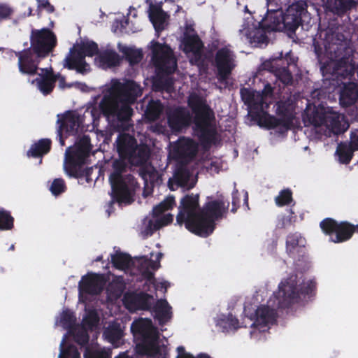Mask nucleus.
I'll use <instances>...</instances> for the list:
<instances>
[{
	"instance_id": "obj_1",
	"label": "nucleus",
	"mask_w": 358,
	"mask_h": 358,
	"mask_svg": "<svg viewBox=\"0 0 358 358\" xmlns=\"http://www.w3.org/2000/svg\"><path fill=\"white\" fill-rule=\"evenodd\" d=\"M199 194H188L182 199L176 221L185 224L190 231L201 236H207L214 229V222L226 213L229 202L223 199L207 202L201 209Z\"/></svg>"
},
{
	"instance_id": "obj_2",
	"label": "nucleus",
	"mask_w": 358,
	"mask_h": 358,
	"mask_svg": "<svg viewBox=\"0 0 358 358\" xmlns=\"http://www.w3.org/2000/svg\"><path fill=\"white\" fill-rule=\"evenodd\" d=\"M141 95V89L135 82L114 79L106 85L99 107L105 116L128 122L133 114L131 104Z\"/></svg>"
},
{
	"instance_id": "obj_3",
	"label": "nucleus",
	"mask_w": 358,
	"mask_h": 358,
	"mask_svg": "<svg viewBox=\"0 0 358 358\" xmlns=\"http://www.w3.org/2000/svg\"><path fill=\"white\" fill-rule=\"evenodd\" d=\"M117 150L122 159L113 163V171L110 175L112 193L118 202L130 203L138 187L134 177L128 172L125 158L137 145L136 141L128 134H120L117 141Z\"/></svg>"
},
{
	"instance_id": "obj_4",
	"label": "nucleus",
	"mask_w": 358,
	"mask_h": 358,
	"mask_svg": "<svg viewBox=\"0 0 358 358\" xmlns=\"http://www.w3.org/2000/svg\"><path fill=\"white\" fill-rule=\"evenodd\" d=\"M298 296L296 277L292 276L280 284L278 291L273 294V297L268 301L267 305H262L257 308L252 318L253 322L251 326L260 331H265L275 320V309L288 306Z\"/></svg>"
},
{
	"instance_id": "obj_5",
	"label": "nucleus",
	"mask_w": 358,
	"mask_h": 358,
	"mask_svg": "<svg viewBox=\"0 0 358 358\" xmlns=\"http://www.w3.org/2000/svg\"><path fill=\"white\" fill-rule=\"evenodd\" d=\"M188 103L194 114L195 133L202 143L208 145L217 141L215 115L206 101L196 94H192Z\"/></svg>"
},
{
	"instance_id": "obj_6",
	"label": "nucleus",
	"mask_w": 358,
	"mask_h": 358,
	"mask_svg": "<svg viewBox=\"0 0 358 358\" xmlns=\"http://www.w3.org/2000/svg\"><path fill=\"white\" fill-rule=\"evenodd\" d=\"M131 329L135 336L142 338L141 343L136 345V352L148 357L166 358L164 345H159L158 332L149 319H139L133 322Z\"/></svg>"
},
{
	"instance_id": "obj_7",
	"label": "nucleus",
	"mask_w": 358,
	"mask_h": 358,
	"mask_svg": "<svg viewBox=\"0 0 358 358\" xmlns=\"http://www.w3.org/2000/svg\"><path fill=\"white\" fill-rule=\"evenodd\" d=\"M322 43L315 46L320 71L326 80H334L336 72V35L332 28L324 30L320 35Z\"/></svg>"
},
{
	"instance_id": "obj_8",
	"label": "nucleus",
	"mask_w": 358,
	"mask_h": 358,
	"mask_svg": "<svg viewBox=\"0 0 358 358\" xmlns=\"http://www.w3.org/2000/svg\"><path fill=\"white\" fill-rule=\"evenodd\" d=\"M75 321L76 319L73 313L66 310L62 313L59 324L64 329H70L66 334L68 336L69 335L71 336L73 340L80 345H85L89 341L87 328L91 330L96 329L99 322V316L95 310H88L83 317L81 326L77 325L73 328Z\"/></svg>"
},
{
	"instance_id": "obj_9",
	"label": "nucleus",
	"mask_w": 358,
	"mask_h": 358,
	"mask_svg": "<svg viewBox=\"0 0 358 358\" xmlns=\"http://www.w3.org/2000/svg\"><path fill=\"white\" fill-rule=\"evenodd\" d=\"M98 51L97 45L94 42H85L78 44L71 49L64 60V66L69 69H76L84 73L90 71V66L85 60L86 56L92 57Z\"/></svg>"
},
{
	"instance_id": "obj_10",
	"label": "nucleus",
	"mask_w": 358,
	"mask_h": 358,
	"mask_svg": "<svg viewBox=\"0 0 358 358\" xmlns=\"http://www.w3.org/2000/svg\"><path fill=\"white\" fill-rule=\"evenodd\" d=\"M91 150L90 138L84 135L73 147H69L65 152L64 169L70 176H75L79 166L85 163Z\"/></svg>"
},
{
	"instance_id": "obj_11",
	"label": "nucleus",
	"mask_w": 358,
	"mask_h": 358,
	"mask_svg": "<svg viewBox=\"0 0 358 358\" xmlns=\"http://www.w3.org/2000/svg\"><path fill=\"white\" fill-rule=\"evenodd\" d=\"M307 12V3L305 1L300 0L292 3L286 12L281 16V19H275L270 25L272 30H281L286 29L294 31L299 26L301 17Z\"/></svg>"
},
{
	"instance_id": "obj_12",
	"label": "nucleus",
	"mask_w": 358,
	"mask_h": 358,
	"mask_svg": "<svg viewBox=\"0 0 358 358\" xmlns=\"http://www.w3.org/2000/svg\"><path fill=\"white\" fill-rule=\"evenodd\" d=\"M152 52V61L156 68L161 71L171 73L177 67L176 59L171 48L157 42H151Z\"/></svg>"
},
{
	"instance_id": "obj_13",
	"label": "nucleus",
	"mask_w": 358,
	"mask_h": 358,
	"mask_svg": "<svg viewBox=\"0 0 358 358\" xmlns=\"http://www.w3.org/2000/svg\"><path fill=\"white\" fill-rule=\"evenodd\" d=\"M57 39L48 29H34L31 34V49L39 57H45L55 48Z\"/></svg>"
},
{
	"instance_id": "obj_14",
	"label": "nucleus",
	"mask_w": 358,
	"mask_h": 358,
	"mask_svg": "<svg viewBox=\"0 0 358 358\" xmlns=\"http://www.w3.org/2000/svg\"><path fill=\"white\" fill-rule=\"evenodd\" d=\"M273 88L269 84L264 86L262 92L243 89L241 91V96L250 109L257 111H264L270 102L272 96Z\"/></svg>"
},
{
	"instance_id": "obj_15",
	"label": "nucleus",
	"mask_w": 358,
	"mask_h": 358,
	"mask_svg": "<svg viewBox=\"0 0 358 358\" xmlns=\"http://www.w3.org/2000/svg\"><path fill=\"white\" fill-rule=\"evenodd\" d=\"M218 76L221 80L227 79L236 66V55L229 46L218 49L215 57Z\"/></svg>"
},
{
	"instance_id": "obj_16",
	"label": "nucleus",
	"mask_w": 358,
	"mask_h": 358,
	"mask_svg": "<svg viewBox=\"0 0 358 358\" xmlns=\"http://www.w3.org/2000/svg\"><path fill=\"white\" fill-rule=\"evenodd\" d=\"M15 55L18 59L17 65L20 73L27 75L36 73L39 59L43 57L38 56L31 48L15 52Z\"/></svg>"
},
{
	"instance_id": "obj_17",
	"label": "nucleus",
	"mask_w": 358,
	"mask_h": 358,
	"mask_svg": "<svg viewBox=\"0 0 358 358\" xmlns=\"http://www.w3.org/2000/svg\"><path fill=\"white\" fill-rule=\"evenodd\" d=\"M197 152V144L190 139L180 138L171 145L170 155L178 160L187 162L193 158Z\"/></svg>"
},
{
	"instance_id": "obj_18",
	"label": "nucleus",
	"mask_w": 358,
	"mask_h": 358,
	"mask_svg": "<svg viewBox=\"0 0 358 358\" xmlns=\"http://www.w3.org/2000/svg\"><path fill=\"white\" fill-rule=\"evenodd\" d=\"M240 33L243 35L251 44H254L255 45L264 43L267 40L265 29L260 27L259 23H258V25L254 24L253 18L250 13H249V16L246 17L245 22L242 25Z\"/></svg>"
},
{
	"instance_id": "obj_19",
	"label": "nucleus",
	"mask_w": 358,
	"mask_h": 358,
	"mask_svg": "<svg viewBox=\"0 0 358 358\" xmlns=\"http://www.w3.org/2000/svg\"><path fill=\"white\" fill-rule=\"evenodd\" d=\"M162 254L159 253L157 255V262L152 261L151 259L142 258L137 262V267L141 273V275L146 278L150 283L153 284L157 289L159 287L164 289L166 291L168 284L166 282H162L158 284H155V280L153 278V272L157 270L159 266V259L162 257Z\"/></svg>"
},
{
	"instance_id": "obj_20",
	"label": "nucleus",
	"mask_w": 358,
	"mask_h": 358,
	"mask_svg": "<svg viewBox=\"0 0 358 358\" xmlns=\"http://www.w3.org/2000/svg\"><path fill=\"white\" fill-rule=\"evenodd\" d=\"M196 182V178L194 174L185 167L180 166L176 170L173 178L169 179L168 185L171 190L178 187L189 189L194 187Z\"/></svg>"
},
{
	"instance_id": "obj_21",
	"label": "nucleus",
	"mask_w": 358,
	"mask_h": 358,
	"mask_svg": "<svg viewBox=\"0 0 358 358\" xmlns=\"http://www.w3.org/2000/svg\"><path fill=\"white\" fill-rule=\"evenodd\" d=\"M180 46L188 57L196 61L200 59L203 44L193 31L185 34Z\"/></svg>"
},
{
	"instance_id": "obj_22",
	"label": "nucleus",
	"mask_w": 358,
	"mask_h": 358,
	"mask_svg": "<svg viewBox=\"0 0 358 358\" xmlns=\"http://www.w3.org/2000/svg\"><path fill=\"white\" fill-rule=\"evenodd\" d=\"M191 122L189 111L182 108H171L168 112V122L174 131H180L188 126Z\"/></svg>"
},
{
	"instance_id": "obj_23",
	"label": "nucleus",
	"mask_w": 358,
	"mask_h": 358,
	"mask_svg": "<svg viewBox=\"0 0 358 358\" xmlns=\"http://www.w3.org/2000/svg\"><path fill=\"white\" fill-rule=\"evenodd\" d=\"M313 123L316 126L325 125L334 133L336 127V116L332 108L320 106L317 108L313 117Z\"/></svg>"
},
{
	"instance_id": "obj_24",
	"label": "nucleus",
	"mask_w": 358,
	"mask_h": 358,
	"mask_svg": "<svg viewBox=\"0 0 358 358\" xmlns=\"http://www.w3.org/2000/svg\"><path fill=\"white\" fill-rule=\"evenodd\" d=\"M61 124L59 127V134L60 136V143L64 145V141L62 139V132L64 131L69 135H75L78 132L80 126V117L74 112H68L66 113L62 120L59 119L58 122Z\"/></svg>"
},
{
	"instance_id": "obj_25",
	"label": "nucleus",
	"mask_w": 358,
	"mask_h": 358,
	"mask_svg": "<svg viewBox=\"0 0 358 358\" xmlns=\"http://www.w3.org/2000/svg\"><path fill=\"white\" fill-rule=\"evenodd\" d=\"M358 100V84L354 82L343 83L339 92V103L342 107L354 105Z\"/></svg>"
},
{
	"instance_id": "obj_26",
	"label": "nucleus",
	"mask_w": 358,
	"mask_h": 358,
	"mask_svg": "<svg viewBox=\"0 0 358 358\" xmlns=\"http://www.w3.org/2000/svg\"><path fill=\"white\" fill-rule=\"evenodd\" d=\"M104 282L101 276L96 274H89L83 278L79 283L80 292L97 294L103 289Z\"/></svg>"
},
{
	"instance_id": "obj_27",
	"label": "nucleus",
	"mask_w": 358,
	"mask_h": 358,
	"mask_svg": "<svg viewBox=\"0 0 358 358\" xmlns=\"http://www.w3.org/2000/svg\"><path fill=\"white\" fill-rule=\"evenodd\" d=\"M338 50L337 49V52ZM337 53V82L339 78L351 79L357 70L355 62L350 56L338 58ZM338 83H337V88Z\"/></svg>"
},
{
	"instance_id": "obj_28",
	"label": "nucleus",
	"mask_w": 358,
	"mask_h": 358,
	"mask_svg": "<svg viewBox=\"0 0 358 358\" xmlns=\"http://www.w3.org/2000/svg\"><path fill=\"white\" fill-rule=\"evenodd\" d=\"M122 59L114 50L106 49L101 52L95 59V62L101 68L107 69L118 66Z\"/></svg>"
},
{
	"instance_id": "obj_29",
	"label": "nucleus",
	"mask_w": 358,
	"mask_h": 358,
	"mask_svg": "<svg viewBox=\"0 0 358 358\" xmlns=\"http://www.w3.org/2000/svg\"><path fill=\"white\" fill-rule=\"evenodd\" d=\"M294 106L291 97L283 98L276 103V113L282 117L285 124L291 123L294 117Z\"/></svg>"
},
{
	"instance_id": "obj_30",
	"label": "nucleus",
	"mask_w": 358,
	"mask_h": 358,
	"mask_svg": "<svg viewBox=\"0 0 358 358\" xmlns=\"http://www.w3.org/2000/svg\"><path fill=\"white\" fill-rule=\"evenodd\" d=\"M278 59H273L272 62H265L263 64L264 69L273 73L275 77L285 85L290 84L292 81L291 73L285 67H277L278 66Z\"/></svg>"
},
{
	"instance_id": "obj_31",
	"label": "nucleus",
	"mask_w": 358,
	"mask_h": 358,
	"mask_svg": "<svg viewBox=\"0 0 358 358\" xmlns=\"http://www.w3.org/2000/svg\"><path fill=\"white\" fill-rule=\"evenodd\" d=\"M355 233H358V224L348 222H337V243H342L351 238Z\"/></svg>"
},
{
	"instance_id": "obj_32",
	"label": "nucleus",
	"mask_w": 358,
	"mask_h": 358,
	"mask_svg": "<svg viewBox=\"0 0 358 358\" xmlns=\"http://www.w3.org/2000/svg\"><path fill=\"white\" fill-rule=\"evenodd\" d=\"M148 157L149 151L146 147L136 145L125 159H127L132 165L139 166L145 163Z\"/></svg>"
},
{
	"instance_id": "obj_33",
	"label": "nucleus",
	"mask_w": 358,
	"mask_h": 358,
	"mask_svg": "<svg viewBox=\"0 0 358 358\" xmlns=\"http://www.w3.org/2000/svg\"><path fill=\"white\" fill-rule=\"evenodd\" d=\"M103 336L115 347H117L119 341L122 336V330L120 324L117 322L109 324L103 331Z\"/></svg>"
},
{
	"instance_id": "obj_34",
	"label": "nucleus",
	"mask_w": 358,
	"mask_h": 358,
	"mask_svg": "<svg viewBox=\"0 0 358 358\" xmlns=\"http://www.w3.org/2000/svg\"><path fill=\"white\" fill-rule=\"evenodd\" d=\"M149 17L157 31L164 29L167 15L159 6H155L150 8Z\"/></svg>"
},
{
	"instance_id": "obj_35",
	"label": "nucleus",
	"mask_w": 358,
	"mask_h": 358,
	"mask_svg": "<svg viewBox=\"0 0 358 358\" xmlns=\"http://www.w3.org/2000/svg\"><path fill=\"white\" fill-rule=\"evenodd\" d=\"M155 313L160 324L169 321L171 317V312L167 301L165 300L158 301L155 307Z\"/></svg>"
},
{
	"instance_id": "obj_36",
	"label": "nucleus",
	"mask_w": 358,
	"mask_h": 358,
	"mask_svg": "<svg viewBox=\"0 0 358 358\" xmlns=\"http://www.w3.org/2000/svg\"><path fill=\"white\" fill-rule=\"evenodd\" d=\"M356 149L352 145V144H343L339 143L337 145V157L341 164H348L353 155L354 151Z\"/></svg>"
},
{
	"instance_id": "obj_37",
	"label": "nucleus",
	"mask_w": 358,
	"mask_h": 358,
	"mask_svg": "<svg viewBox=\"0 0 358 358\" xmlns=\"http://www.w3.org/2000/svg\"><path fill=\"white\" fill-rule=\"evenodd\" d=\"M68 336L65 335L60 343L58 358H80V353L76 348L67 343Z\"/></svg>"
},
{
	"instance_id": "obj_38",
	"label": "nucleus",
	"mask_w": 358,
	"mask_h": 358,
	"mask_svg": "<svg viewBox=\"0 0 358 358\" xmlns=\"http://www.w3.org/2000/svg\"><path fill=\"white\" fill-rule=\"evenodd\" d=\"M55 81L56 78L48 76L45 78H36L32 81V83H35L43 94H48L52 91Z\"/></svg>"
},
{
	"instance_id": "obj_39",
	"label": "nucleus",
	"mask_w": 358,
	"mask_h": 358,
	"mask_svg": "<svg viewBox=\"0 0 358 358\" xmlns=\"http://www.w3.org/2000/svg\"><path fill=\"white\" fill-rule=\"evenodd\" d=\"M50 145L49 139H41L31 147L28 155L36 157L46 154L50 149Z\"/></svg>"
},
{
	"instance_id": "obj_40",
	"label": "nucleus",
	"mask_w": 358,
	"mask_h": 358,
	"mask_svg": "<svg viewBox=\"0 0 358 358\" xmlns=\"http://www.w3.org/2000/svg\"><path fill=\"white\" fill-rule=\"evenodd\" d=\"M120 51L124 55L126 59L131 64H137L140 62L143 57V54L141 50L129 48L127 46L119 45Z\"/></svg>"
},
{
	"instance_id": "obj_41",
	"label": "nucleus",
	"mask_w": 358,
	"mask_h": 358,
	"mask_svg": "<svg viewBox=\"0 0 358 358\" xmlns=\"http://www.w3.org/2000/svg\"><path fill=\"white\" fill-rule=\"evenodd\" d=\"M162 106L159 101H152L149 103L146 115L150 121L156 120L162 112Z\"/></svg>"
},
{
	"instance_id": "obj_42",
	"label": "nucleus",
	"mask_w": 358,
	"mask_h": 358,
	"mask_svg": "<svg viewBox=\"0 0 358 358\" xmlns=\"http://www.w3.org/2000/svg\"><path fill=\"white\" fill-rule=\"evenodd\" d=\"M337 16H341L345 14L357 6V1L355 0H337Z\"/></svg>"
},
{
	"instance_id": "obj_43",
	"label": "nucleus",
	"mask_w": 358,
	"mask_h": 358,
	"mask_svg": "<svg viewBox=\"0 0 358 358\" xmlns=\"http://www.w3.org/2000/svg\"><path fill=\"white\" fill-rule=\"evenodd\" d=\"M175 204L174 198L169 196L161 202L158 206L154 208L153 214L155 216H159L164 211L171 208Z\"/></svg>"
},
{
	"instance_id": "obj_44",
	"label": "nucleus",
	"mask_w": 358,
	"mask_h": 358,
	"mask_svg": "<svg viewBox=\"0 0 358 358\" xmlns=\"http://www.w3.org/2000/svg\"><path fill=\"white\" fill-rule=\"evenodd\" d=\"M138 228L141 235L143 238H145L152 234L154 229H155V226L153 227L152 221L150 219L146 217L143 220L142 223L138 227Z\"/></svg>"
},
{
	"instance_id": "obj_45",
	"label": "nucleus",
	"mask_w": 358,
	"mask_h": 358,
	"mask_svg": "<svg viewBox=\"0 0 358 358\" xmlns=\"http://www.w3.org/2000/svg\"><path fill=\"white\" fill-rule=\"evenodd\" d=\"M85 358H110L111 357V352L110 350L108 349H101L96 350L94 351H90L89 350H86V352L84 355Z\"/></svg>"
},
{
	"instance_id": "obj_46",
	"label": "nucleus",
	"mask_w": 358,
	"mask_h": 358,
	"mask_svg": "<svg viewBox=\"0 0 358 358\" xmlns=\"http://www.w3.org/2000/svg\"><path fill=\"white\" fill-rule=\"evenodd\" d=\"M13 224V219L3 209H0V229H10Z\"/></svg>"
},
{
	"instance_id": "obj_47",
	"label": "nucleus",
	"mask_w": 358,
	"mask_h": 358,
	"mask_svg": "<svg viewBox=\"0 0 358 358\" xmlns=\"http://www.w3.org/2000/svg\"><path fill=\"white\" fill-rule=\"evenodd\" d=\"M349 127L348 119L345 115L337 112V136L346 131Z\"/></svg>"
},
{
	"instance_id": "obj_48",
	"label": "nucleus",
	"mask_w": 358,
	"mask_h": 358,
	"mask_svg": "<svg viewBox=\"0 0 358 358\" xmlns=\"http://www.w3.org/2000/svg\"><path fill=\"white\" fill-rule=\"evenodd\" d=\"M292 201V192L288 190H282L275 198V202L278 206H284L289 203Z\"/></svg>"
},
{
	"instance_id": "obj_49",
	"label": "nucleus",
	"mask_w": 358,
	"mask_h": 358,
	"mask_svg": "<svg viewBox=\"0 0 358 358\" xmlns=\"http://www.w3.org/2000/svg\"><path fill=\"white\" fill-rule=\"evenodd\" d=\"M320 227L326 234H331L336 230V222L331 218L324 219L321 222Z\"/></svg>"
},
{
	"instance_id": "obj_50",
	"label": "nucleus",
	"mask_w": 358,
	"mask_h": 358,
	"mask_svg": "<svg viewBox=\"0 0 358 358\" xmlns=\"http://www.w3.org/2000/svg\"><path fill=\"white\" fill-rule=\"evenodd\" d=\"M114 264L119 268H124L129 266L130 259L126 255H118L113 258Z\"/></svg>"
},
{
	"instance_id": "obj_51",
	"label": "nucleus",
	"mask_w": 358,
	"mask_h": 358,
	"mask_svg": "<svg viewBox=\"0 0 358 358\" xmlns=\"http://www.w3.org/2000/svg\"><path fill=\"white\" fill-rule=\"evenodd\" d=\"M64 182L62 179H55L50 186V191L55 195H58L61 194L64 191Z\"/></svg>"
},
{
	"instance_id": "obj_52",
	"label": "nucleus",
	"mask_w": 358,
	"mask_h": 358,
	"mask_svg": "<svg viewBox=\"0 0 358 358\" xmlns=\"http://www.w3.org/2000/svg\"><path fill=\"white\" fill-rule=\"evenodd\" d=\"M38 2V9H45L49 13L54 11V7L52 6L48 0H36Z\"/></svg>"
},
{
	"instance_id": "obj_53",
	"label": "nucleus",
	"mask_w": 358,
	"mask_h": 358,
	"mask_svg": "<svg viewBox=\"0 0 358 358\" xmlns=\"http://www.w3.org/2000/svg\"><path fill=\"white\" fill-rule=\"evenodd\" d=\"M12 13L11 9L6 6H0V18H6Z\"/></svg>"
},
{
	"instance_id": "obj_54",
	"label": "nucleus",
	"mask_w": 358,
	"mask_h": 358,
	"mask_svg": "<svg viewBox=\"0 0 358 358\" xmlns=\"http://www.w3.org/2000/svg\"><path fill=\"white\" fill-rule=\"evenodd\" d=\"M350 143L352 145L358 150V130L352 131L350 136Z\"/></svg>"
},
{
	"instance_id": "obj_55",
	"label": "nucleus",
	"mask_w": 358,
	"mask_h": 358,
	"mask_svg": "<svg viewBox=\"0 0 358 358\" xmlns=\"http://www.w3.org/2000/svg\"><path fill=\"white\" fill-rule=\"evenodd\" d=\"M178 355L177 358H194L192 355L185 352V348L182 346H179L177 348Z\"/></svg>"
},
{
	"instance_id": "obj_56",
	"label": "nucleus",
	"mask_w": 358,
	"mask_h": 358,
	"mask_svg": "<svg viewBox=\"0 0 358 358\" xmlns=\"http://www.w3.org/2000/svg\"><path fill=\"white\" fill-rule=\"evenodd\" d=\"M173 220V216L171 214H166L164 215L160 220V222H162V225L167 224L168 223L171 222Z\"/></svg>"
},
{
	"instance_id": "obj_57",
	"label": "nucleus",
	"mask_w": 358,
	"mask_h": 358,
	"mask_svg": "<svg viewBox=\"0 0 358 358\" xmlns=\"http://www.w3.org/2000/svg\"><path fill=\"white\" fill-rule=\"evenodd\" d=\"M278 0H267L268 2V10L270 12H275L278 10V6L276 5L274 8L273 3H275Z\"/></svg>"
},
{
	"instance_id": "obj_58",
	"label": "nucleus",
	"mask_w": 358,
	"mask_h": 358,
	"mask_svg": "<svg viewBox=\"0 0 358 358\" xmlns=\"http://www.w3.org/2000/svg\"><path fill=\"white\" fill-rule=\"evenodd\" d=\"M172 85V82L169 79L166 80V84L165 86L162 87L161 89H166V90H169Z\"/></svg>"
},
{
	"instance_id": "obj_59",
	"label": "nucleus",
	"mask_w": 358,
	"mask_h": 358,
	"mask_svg": "<svg viewBox=\"0 0 358 358\" xmlns=\"http://www.w3.org/2000/svg\"><path fill=\"white\" fill-rule=\"evenodd\" d=\"M287 245L291 244L292 245H297L298 243H295L294 240H292V237H289L287 241Z\"/></svg>"
},
{
	"instance_id": "obj_60",
	"label": "nucleus",
	"mask_w": 358,
	"mask_h": 358,
	"mask_svg": "<svg viewBox=\"0 0 358 358\" xmlns=\"http://www.w3.org/2000/svg\"><path fill=\"white\" fill-rule=\"evenodd\" d=\"M115 358H131L129 355H127L126 353L120 354L118 357Z\"/></svg>"
},
{
	"instance_id": "obj_61",
	"label": "nucleus",
	"mask_w": 358,
	"mask_h": 358,
	"mask_svg": "<svg viewBox=\"0 0 358 358\" xmlns=\"http://www.w3.org/2000/svg\"><path fill=\"white\" fill-rule=\"evenodd\" d=\"M197 358H210L208 355L206 354H200L197 356Z\"/></svg>"
},
{
	"instance_id": "obj_62",
	"label": "nucleus",
	"mask_w": 358,
	"mask_h": 358,
	"mask_svg": "<svg viewBox=\"0 0 358 358\" xmlns=\"http://www.w3.org/2000/svg\"><path fill=\"white\" fill-rule=\"evenodd\" d=\"M245 10L246 12H248V9L247 6H245Z\"/></svg>"
},
{
	"instance_id": "obj_63",
	"label": "nucleus",
	"mask_w": 358,
	"mask_h": 358,
	"mask_svg": "<svg viewBox=\"0 0 358 358\" xmlns=\"http://www.w3.org/2000/svg\"><path fill=\"white\" fill-rule=\"evenodd\" d=\"M13 249H14V245H13L10 246V250H13Z\"/></svg>"
},
{
	"instance_id": "obj_64",
	"label": "nucleus",
	"mask_w": 358,
	"mask_h": 358,
	"mask_svg": "<svg viewBox=\"0 0 358 358\" xmlns=\"http://www.w3.org/2000/svg\"><path fill=\"white\" fill-rule=\"evenodd\" d=\"M96 260V261H99V260H101V257H98Z\"/></svg>"
}]
</instances>
